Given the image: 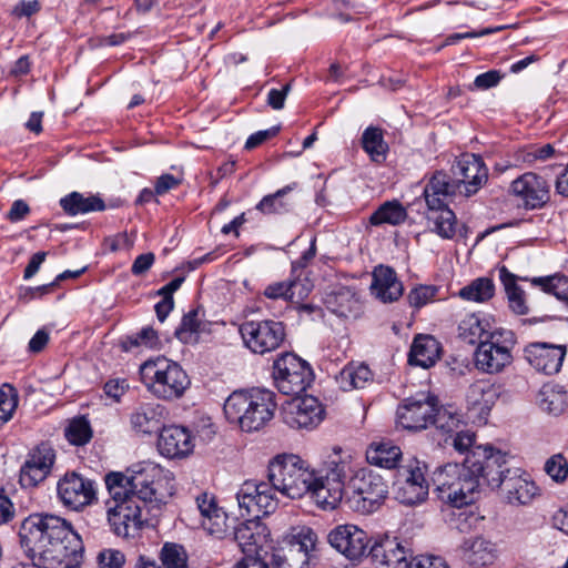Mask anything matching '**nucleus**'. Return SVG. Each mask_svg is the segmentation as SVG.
<instances>
[{"label":"nucleus","instance_id":"nucleus-30","mask_svg":"<svg viewBox=\"0 0 568 568\" xmlns=\"http://www.w3.org/2000/svg\"><path fill=\"white\" fill-rule=\"evenodd\" d=\"M458 551L462 559L474 567L490 566L497 557L496 545L483 536L464 539L458 547Z\"/></svg>","mask_w":568,"mask_h":568},{"label":"nucleus","instance_id":"nucleus-57","mask_svg":"<svg viewBox=\"0 0 568 568\" xmlns=\"http://www.w3.org/2000/svg\"><path fill=\"white\" fill-rule=\"evenodd\" d=\"M545 471L551 479L561 483L568 476V462L562 454H556L546 462Z\"/></svg>","mask_w":568,"mask_h":568},{"label":"nucleus","instance_id":"nucleus-31","mask_svg":"<svg viewBox=\"0 0 568 568\" xmlns=\"http://www.w3.org/2000/svg\"><path fill=\"white\" fill-rule=\"evenodd\" d=\"M165 416L164 406L156 403H142L130 414V425L136 434L150 435L160 429Z\"/></svg>","mask_w":568,"mask_h":568},{"label":"nucleus","instance_id":"nucleus-62","mask_svg":"<svg viewBox=\"0 0 568 568\" xmlns=\"http://www.w3.org/2000/svg\"><path fill=\"white\" fill-rule=\"evenodd\" d=\"M280 131L278 126H272L267 130L257 131L253 134H251L246 142H245V149L246 150H253L257 148L258 145L263 144L265 141L274 138Z\"/></svg>","mask_w":568,"mask_h":568},{"label":"nucleus","instance_id":"nucleus-61","mask_svg":"<svg viewBox=\"0 0 568 568\" xmlns=\"http://www.w3.org/2000/svg\"><path fill=\"white\" fill-rule=\"evenodd\" d=\"M555 153V149L551 144L532 145L526 151L524 161L532 163L537 160H547Z\"/></svg>","mask_w":568,"mask_h":568},{"label":"nucleus","instance_id":"nucleus-34","mask_svg":"<svg viewBox=\"0 0 568 568\" xmlns=\"http://www.w3.org/2000/svg\"><path fill=\"white\" fill-rule=\"evenodd\" d=\"M209 325L204 320V311L193 308L183 315L174 336L183 344H196L201 335L209 332Z\"/></svg>","mask_w":568,"mask_h":568},{"label":"nucleus","instance_id":"nucleus-15","mask_svg":"<svg viewBox=\"0 0 568 568\" xmlns=\"http://www.w3.org/2000/svg\"><path fill=\"white\" fill-rule=\"evenodd\" d=\"M57 495L64 507L80 510L97 499V485L79 473L68 471L57 483Z\"/></svg>","mask_w":568,"mask_h":568},{"label":"nucleus","instance_id":"nucleus-50","mask_svg":"<svg viewBox=\"0 0 568 568\" xmlns=\"http://www.w3.org/2000/svg\"><path fill=\"white\" fill-rule=\"evenodd\" d=\"M291 185L277 190L273 194L265 195L257 204L256 210L263 214H282L291 210V203L283 197L292 190Z\"/></svg>","mask_w":568,"mask_h":568},{"label":"nucleus","instance_id":"nucleus-54","mask_svg":"<svg viewBox=\"0 0 568 568\" xmlns=\"http://www.w3.org/2000/svg\"><path fill=\"white\" fill-rule=\"evenodd\" d=\"M18 406V394L14 387L4 384L0 388V425L11 419Z\"/></svg>","mask_w":568,"mask_h":568},{"label":"nucleus","instance_id":"nucleus-20","mask_svg":"<svg viewBox=\"0 0 568 568\" xmlns=\"http://www.w3.org/2000/svg\"><path fill=\"white\" fill-rule=\"evenodd\" d=\"M233 538L246 556L262 557L271 547L270 530L258 518L247 519L233 528Z\"/></svg>","mask_w":568,"mask_h":568},{"label":"nucleus","instance_id":"nucleus-58","mask_svg":"<svg viewBox=\"0 0 568 568\" xmlns=\"http://www.w3.org/2000/svg\"><path fill=\"white\" fill-rule=\"evenodd\" d=\"M437 292L438 288L434 285H419L409 292L408 302L412 306L419 308L432 302Z\"/></svg>","mask_w":568,"mask_h":568},{"label":"nucleus","instance_id":"nucleus-33","mask_svg":"<svg viewBox=\"0 0 568 568\" xmlns=\"http://www.w3.org/2000/svg\"><path fill=\"white\" fill-rule=\"evenodd\" d=\"M458 193V184L445 172L437 171L424 189V197L428 209H439L447 204V197Z\"/></svg>","mask_w":568,"mask_h":568},{"label":"nucleus","instance_id":"nucleus-63","mask_svg":"<svg viewBox=\"0 0 568 568\" xmlns=\"http://www.w3.org/2000/svg\"><path fill=\"white\" fill-rule=\"evenodd\" d=\"M155 255L151 252L141 254L132 263L131 272L135 276L144 275L153 265Z\"/></svg>","mask_w":568,"mask_h":568},{"label":"nucleus","instance_id":"nucleus-4","mask_svg":"<svg viewBox=\"0 0 568 568\" xmlns=\"http://www.w3.org/2000/svg\"><path fill=\"white\" fill-rule=\"evenodd\" d=\"M469 452L462 463H447L433 474L438 497L456 508L473 504L480 495L477 459Z\"/></svg>","mask_w":568,"mask_h":568},{"label":"nucleus","instance_id":"nucleus-21","mask_svg":"<svg viewBox=\"0 0 568 568\" xmlns=\"http://www.w3.org/2000/svg\"><path fill=\"white\" fill-rule=\"evenodd\" d=\"M329 545L351 560L365 556L368 550L367 532L355 525H339L327 536Z\"/></svg>","mask_w":568,"mask_h":568},{"label":"nucleus","instance_id":"nucleus-11","mask_svg":"<svg viewBox=\"0 0 568 568\" xmlns=\"http://www.w3.org/2000/svg\"><path fill=\"white\" fill-rule=\"evenodd\" d=\"M239 332L244 345L258 355L280 348L286 336L284 324L274 320L245 321L240 325Z\"/></svg>","mask_w":568,"mask_h":568},{"label":"nucleus","instance_id":"nucleus-42","mask_svg":"<svg viewBox=\"0 0 568 568\" xmlns=\"http://www.w3.org/2000/svg\"><path fill=\"white\" fill-rule=\"evenodd\" d=\"M427 220L433 224L432 231L442 239L450 240L455 236L457 219L447 204L442 205L439 209H428Z\"/></svg>","mask_w":568,"mask_h":568},{"label":"nucleus","instance_id":"nucleus-12","mask_svg":"<svg viewBox=\"0 0 568 568\" xmlns=\"http://www.w3.org/2000/svg\"><path fill=\"white\" fill-rule=\"evenodd\" d=\"M471 456H476L480 491L484 487L491 490H501L506 478L514 470L509 467L507 455L499 449L486 445H478L470 450Z\"/></svg>","mask_w":568,"mask_h":568},{"label":"nucleus","instance_id":"nucleus-41","mask_svg":"<svg viewBox=\"0 0 568 568\" xmlns=\"http://www.w3.org/2000/svg\"><path fill=\"white\" fill-rule=\"evenodd\" d=\"M493 332L490 322L475 313L466 315L458 325L459 337L469 344L488 339Z\"/></svg>","mask_w":568,"mask_h":568},{"label":"nucleus","instance_id":"nucleus-53","mask_svg":"<svg viewBox=\"0 0 568 568\" xmlns=\"http://www.w3.org/2000/svg\"><path fill=\"white\" fill-rule=\"evenodd\" d=\"M160 557L165 568H186L187 566L186 551L178 544H164Z\"/></svg>","mask_w":568,"mask_h":568},{"label":"nucleus","instance_id":"nucleus-60","mask_svg":"<svg viewBox=\"0 0 568 568\" xmlns=\"http://www.w3.org/2000/svg\"><path fill=\"white\" fill-rule=\"evenodd\" d=\"M98 562L101 568H122L125 557L120 550L104 549L99 554Z\"/></svg>","mask_w":568,"mask_h":568},{"label":"nucleus","instance_id":"nucleus-32","mask_svg":"<svg viewBox=\"0 0 568 568\" xmlns=\"http://www.w3.org/2000/svg\"><path fill=\"white\" fill-rule=\"evenodd\" d=\"M372 294L384 303L397 301L404 292L402 282L393 268L378 265L373 271Z\"/></svg>","mask_w":568,"mask_h":568},{"label":"nucleus","instance_id":"nucleus-14","mask_svg":"<svg viewBox=\"0 0 568 568\" xmlns=\"http://www.w3.org/2000/svg\"><path fill=\"white\" fill-rule=\"evenodd\" d=\"M436 405V397L425 393L404 399L396 410L397 425L414 432L426 429L432 423Z\"/></svg>","mask_w":568,"mask_h":568},{"label":"nucleus","instance_id":"nucleus-56","mask_svg":"<svg viewBox=\"0 0 568 568\" xmlns=\"http://www.w3.org/2000/svg\"><path fill=\"white\" fill-rule=\"evenodd\" d=\"M261 496L258 500V506L256 508V518L260 519L261 516H266L274 513L278 506V499L275 495L276 489L268 481H262L261 486Z\"/></svg>","mask_w":568,"mask_h":568},{"label":"nucleus","instance_id":"nucleus-44","mask_svg":"<svg viewBox=\"0 0 568 568\" xmlns=\"http://www.w3.org/2000/svg\"><path fill=\"white\" fill-rule=\"evenodd\" d=\"M261 486L262 481L246 480L243 483L236 494L241 516L256 518V508L262 494Z\"/></svg>","mask_w":568,"mask_h":568},{"label":"nucleus","instance_id":"nucleus-7","mask_svg":"<svg viewBox=\"0 0 568 568\" xmlns=\"http://www.w3.org/2000/svg\"><path fill=\"white\" fill-rule=\"evenodd\" d=\"M140 378L154 397L169 402L181 398L191 384L182 366L164 356L145 361L140 366Z\"/></svg>","mask_w":568,"mask_h":568},{"label":"nucleus","instance_id":"nucleus-26","mask_svg":"<svg viewBox=\"0 0 568 568\" xmlns=\"http://www.w3.org/2000/svg\"><path fill=\"white\" fill-rule=\"evenodd\" d=\"M195 503L201 515L202 527L217 538L226 536L229 531L227 515L219 507L214 495L202 493L196 497Z\"/></svg>","mask_w":568,"mask_h":568},{"label":"nucleus","instance_id":"nucleus-59","mask_svg":"<svg viewBox=\"0 0 568 568\" xmlns=\"http://www.w3.org/2000/svg\"><path fill=\"white\" fill-rule=\"evenodd\" d=\"M453 439V447L456 452L460 454H468L473 448L475 444V434L470 430H464L463 427L457 430L453 436H450Z\"/></svg>","mask_w":568,"mask_h":568},{"label":"nucleus","instance_id":"nucleus-36","mask_svg":"<svg viewBox=\"0 0 568 568\" xmlns=\"http://www.w3.org/2000/svg\"><path fill=\"white\" fill-rule=\"evenodd\" d=\"M439 355L440 346L437 339L429 335H419L413 342L408 362L413 365L428 368L436 363Z\"/></svg>","mask_w":568,"mask_h":568},{"label":"nucleus","instance_id":"nucleus-13","mask_svg":"<svg viewBox=\"0 0 568 568\" xmlns=\"http://www.w3.org/2000/svg\"><path fill=\"white\" fill-rule=\"evenodd\" d=\"M425 471L426 466L418 460H412L398 469L394 483V495L400 504L414 506L427 499L428 483Z\"/></svg>","mask_w":568,"mask_h":568},{"label":"nucleus","instance_id":"nucleus-5","mask_svg":"<svg viewBox=\"0 0 568 568\" xmlns=\"http://www.w3.org/2000/svg\"><path fill=\"white\" fill-rule=\"evenodd\" d=\"M267 478L284 497L298 499L307 493L314 497L315 471L297 455L274 456L268 463Z\"/></svg>","mask_w":568,"mask_h":568},{"label":"nucleus","instance_id":"nucleus-9","mask_svg":"<svg viewBox=\"0 0 568 568\" xmlns=\"http://www.w3.org/2000/svg\"><path fill=\"white\" fill-rule=\"evenodd\" d=\"M515 345L513 332L495 329L488 339L481 341L475 352V366L483 373L497 374L513 362L511 347Z\"/></svg>","mask_w":568,"mask_h":568},{"label":"nucleus","instance_id":"nucleus-51","mask_svg":"<svg viewBox=\"0 0 568 568\" xmlns=\"http://www.w3.org/2000/svg\"><path fill=\"white\" fill-rule=\"evenodd\" d=\"M92 434L90 422L84 416L71 419L64 430L69 443L75 446H83L89 443Z\"/></svg>","mask_w":568,"mask_h":568},{"label":"nucleus","instance_id":"nucleus-8","mask_svg":"<svg viewBox=\"0 0 568 568\" xmlns=\"http://www.w3.org/2000/svg\"><path fill=\"white\" fill-rule=\"evenodd\" d=\"M347 489L352 493L347 497L349 507L361 514L375 511L388 495L384 478L369 468H358L351 477Z\"/></svg>","mask_w":568,"mask_h":568},{"label":"nucleus","instance_id":"nucleus-40","mask_svg":"<svg viewBox=\"0 0 568 568\" xmlns=\"http://www.w3.org/2000/svg\"><path fill=\"white\" fill-rule=\"evenodd\" d=\"M308 293L310 288L301 281L274 282L263 291V295L270 300H284L291 303H300Z\"/></svg>","mask_w":568,"mask_h":568},{"label":"nucleus","instance_id":"nucleus-6","mask_svg":"<svg viewBox=\"0 0 568 568\" xmlns=\"http://www.w3.org/2000/svg\"><path fill=\"white\" fill-rule=\"evenodd\" d=\"M358 468L352 456L337 447L328 455L323 475L315 474L314 500L324 510L335 509L345 495V483Z\"/></svg>","mask_w":568,"mask_h":568},{"label":"nucleus","instance_id":"nucleus-29","mask_svg":"<svg viewBox=\"0 0 568 568\" xmlns=\"http://www.w3.org/2000/svg\"><path fill=\"white\" fill-rule=\"evenodd\" d=\"M368 555L382 566L393 568H408L409 566L407 557L410 556V550L395 537L385 536L376 540L369 548Z\"/></svg>","mask_w":568,"mask_h":568},{"label":"nucleus","instance_id":"nucleus-45","mask_svg":"<svg viewBox=\"0 0 568 568\" xmlns=\"http://www.w3.org/2000/svg\"><path fill=\"white\" fill-rule=\"evenodd\" d=\"M407 217L405 207L397 201H388L382 204L369 217L373 225H398Z\"/></svg>","mask_w":568,"mask_h":568},{"label":"nucleus","instance_id":"nucleus-46","mask_svg":"<svg viewBox=\"0 0 568 568\" xmlns=\"http://www.w3.org/2000/svg\"><path fill=\"white\" fill-rule=\"evenodd\" d=\"M495 294L493 280L479 277L471 281L468 285L459 290L458 296L465 301L484 303L489 301Z\"/></svg>","mask_w":568,"mask_h":568},{"label":"nucleus","instance_id":"nucleus-37","mask_svg":"<svg viewBox=\"0 0 568 568\" xmlns=\"http://www.w3.org/2000/svg\"><path fill=\"white\" fill-rule=\"evenodd\" d=\"M400 457V448L389 440L373 442L366 449L367 462L382 468H395Z\"/></svg>","mask_w":568,"mask_h":568},{"label":"nucleus","instance_id":"nucleus-10","mask_svg":"<svg viewBox=\"0 0 568 568\" xmlns=\"http://www.w3.org/2000/svg\"><path fill=\"white\" fill-rule=\"evenodd\" d=\"M313 371L307 362L295 354L285 353L273 364V378L276 388L284 395L298 396L313 382Z\"/></svg>","mask_w":568,"mask_h":568},{"label":"nucleus","instance_id":"nucleus-25","mask_svg":"<svg viewBox=\"0 0 568 568\" xmlns=\"http://www.w3.org/2000/svg\"><path fill=\"white\" fill-rule=\"evenodd\" d=\"M503 499L511 506H527L539 495V488L527 474L514 468L500 490Z\"/></svg>","mask_w":568,"mask_h":568},{"label":"nucleus","instance_id":"nucleus-16","mask_svg":"<svg viewBox=\"0 0 568 568\" xmlns=\"http://www.w3.org/2000/svg\"><path fill=\"white\" fill-rule=\"evenodd\" d=\"M323 405L314 396L294 397L283 404V422L294 429L311 430L324 419Z\"/></svg>","mask_w":568,"mask_h":568},{"label":"nucleus","instance_id":"nucleus-28","mask_svg":"<svg viewBox=\"0 0 568 568\" xmlns=\"http://www.w3.org/2000/svg\"><path fill=\"white\" fill-rule=\"evenodd\" d=\"M158 447L165 457H185L194 448L193 437L185 427L174 425L163 427L159 436Z\"/></svg>","mask_w":568,"mask_h":568},{"label":"nucleus","instance_id":"nucleus-35","mask_svg":"<svg viewBox=\"0 0 568 568\" xmlns=\"http://www.w3.org/2000/svg\"><path fill=\"white\" fill-rule=\"evenodd\" d=\"M499 280L504 286L508 306L513 313L517 315H526L529 306L526 300L525 291L517 284L518 280L528 281L527 277H518L513 274L506 266L498 268Z\"/></svg>","mask_w":568,"mask_h":568},{"label":"nucleus","instance_id":"nucleus-64","mask_svg":"<svg viewBox=\"0 0 568 568\" xmlns=\"http://www.w3.org/2000/svg\"><path fill=\"white\" fill-rule=\"evenodd\" d=\"M408 568H448L445 560L437 556H419L414 558Z\"/></svg>","mask_w":568,"mask_h":568},{"label":"nucleus","instance_id":"nucleus-38","mask_svg":"<svg viewBox=\"0 0 568 568\" xmlns=\"http://www.w3.org/2000/svg\"><path fill=\"white\" fill-rule=\"evenodd\" d=\"M60 205L68 215L72 216L105 210V203L99 195L85 196L79 192H72L62 197Z\"/></svg>","mask_w":568,"mask_h":568},{"label":"nucleus","instance_id":"nucleus-3","mask_svg":"<svg viewBox=\"0 0 568 568\" xmlns=\"http://www.w3.org/2000/svg\"><path fill=\"white\" fill-rule=\"evenodd\" d=\"M275 409V394L258 387L234 390L223 406L229 423L246 433L264 428L273 419Z\"/></svg>","mask_w":568,"mask_h":568},{"label":"nucleus","instance_id":"nucleus-23","mask_svg":"<svg viewBox=\"0 0 568 568\" xmlns=\"http://www.w3.org/2000/svg\"><path fill=\"white\" fill-rule=\"evenodd\" d=\"M566 355V346L536 342L527 345L524 356L538 372L547 375L558 373Z\"/></svg>","mask_w":568,"mask_h":568},{"label":"nucleus","instance_id":"nucleus-43","mask_svg":"<svg viewBox=\"0 0 568 568\" xmlns=\"http://www.w3.org/2000/svg\"><path fill=\"white\" fill-rule=\"evenodd\" d=\"M537 403L541 410L559 415L567 406V393L561 386L545 385L538 393Z\"/></svg>","mask_w":568,"mask_h":568},{"label":"nucleus","instance_id":"nucleus-27","mask_svg":"<svg viewBox=\"0 0 568 568\" xmlns=\"http://www.w3.org/2000/svg\"><path fill=\"white\" fill-rule=\"evenodd\" d=\"M504 393L505 389L500 384L477 381L468 387L466 393L468 409L479 416H487Z\"/></svg>","mask_w":568,"mask_h":568},{"label":"nucleus","instance_id":"nucleus-17","mask_svg":"<svg viewBox=\"0 0 568 568\" xmlns=\"http://www.w3.org/2000/svg\"><path fill=\"white\" fill-rule=\"evenodd\" d=\"M106 506L108 521L112 531L123 538L134 537L142 528V511L144 508L148 509V511L159 508L151 506L145 507L143 503L138 499H129L128 501L114 505L108 501Z\"/></svg>","mask_w":568,"mask_h":568},{"label":"nucleus","instance_id":"nucleus-55","mask_svg":"<svg viewBox=\"0 0 568 568\" xmlns=\"http://www.w3.org/2000/svg\"><path fill=\"white\" fill-rule=\"evenodd\" d=\"M18 406V394L14 387L4 384L0 388V425L11 419Z\"/></svg>","mask_w":568,"mask_h":568},{"label":"nucleus","instance_id":"nucleus-18","mask_svg":"<svg viewBox=\"0 0 568 568\" xmlns=\"http://www.w3.org/2000/svg\"><path fill=\"white\" fill-rule=\"evenodd\" d=\"M458 193L469 197L487 182L488 170L479 155L463 154L452 166Z\"/></svg>","mask_w":568,"mask_h":568},{"label":"nucleus","instance_id":"nucleus-19","mask_svg":"<svg viewBox=\"0 0 568 568\" xmlns=\"http://www.w3.org/2000/svg\"><path fill=\"white\" fill-rule=\"evenodd\" d=\"M317 536L310 527L294 528L287 536V549L278 568H308Z\"/></svg>","mask_w":568,"mask_h":568},{"label":"nucleus","instance_id":"nucleus-47","mask_svg":"<svg viewBox=\"0 0 568 568\" xmlns=\"http://www.w3.org/2000/svg\"><path fill=\"white\" fill-rule=\"evenodd\" d=\"M362 146L373 161L382 162L385 160L388 146L379 128L368 126L363 132Z\"/></svg>","mask_w":568,"mask_h":568},{"label":"nucleus","instance_id":"nucleus-48","mask_svg":"<svg viewBox=\"0 0 568 568\" xmlns=\"http://www.w3.org/2000/svg\"><path fill=\"white\" fill-rule=\"evenodd\" d=\"M530 282L535 286H540L544 292L552 294L561 303L562 308L568 311V277H534Z\"/></svg>","mask_w":568,"mask_h":568},{"label":"nucleus","instance_id":"nucleus-2","mask_svg":"<svg viewBox=\"0 0 568 568\" xmlns=\"http://www.w3.org/2000/svg\"><path fill=\"white\" fill-rule=\"evenodd\" d=\"M161 469L153 463H144L123 473H110L105 476V485L112 505L138 499L145 507H160L165 503L166 494L161 489Z\"/></svg>","mask_w":568,"mask_h":568},{"label":"nucleus","instance_id":"nucleus-22","mask_svg":"<svg viewBox=\"0 0 568 568\" xmlns=\"http://www.w3.org/2000/svg\"><path fill=\"white\" fill-rule=\"evenodd\" d=\"M510 190L530 210L542 207L550 199L547 181L534 172L524 173L514 180Z\"/></svg>","mask_w":568,"mask_h":568},{"label":"nucleus","instance_id":"nucleus-52","mask_svg":"<svg viewBox=\"0 0 568 568\" xmlns=\"http://www.w3.org/2000/svg\"><path fill=\"white\" fill-rule=\"evenodd\" d=\"M161 342L156 331L151 326H145L139 333L126 336L125 339L122 341V348L125 352L140 346L158 348Z\"/></svg>","mask_w":568,"mask_h":568},{"label":"nucleus","instance_id":"nucleus-49","mask_svg":"<svg viewBox=\"0 0 568 568\" xmlns=\"http://www.w3.org/2000/svg\"><path fill=\"white\" fill-rule=\"evenodd\" d=\"M430 425H434L437 430L446 436L444 439L446 443L447 435L450 437L463 427V420L458 414L449 410L448 408H438L436 406Z\"/></svg>","mask_w":568,"mask_h":568},{"label":"nucleus","instance_id":"nucleus-24","mask_svg":"<svg viewBox=\"0 0 568 568\" xmlns=\"http://www.w3.org/2000/svg\"><path fill=\"white\" fill-rule=\"evenodd\" d=\"M54 460L55 454L51 447H37L20 470V484L26 488L38 486L50 474Z\"/></svg>","mask_w":568,"mask_h":568},{"label":"nucleus","instance_id":"nucleus-1","mask_svg":"<svg viewBox=\"0 0 568 568\" xmlns=\"http://www.w3.org/2000/svg\"><path fill=\"white\" fill-rule=\"evenodd\" d=\"M19 536L26 555L42 568H79L82 562V539L60 516L32 514L22 521Z\"/></svg>","mask_w":568,"mask_h":568},{"label":"nucleus","instance_id":"nucleus-39","mask_svg":"<svg viewBox=\"0 0 568 568\" xmlns=\"http://www.w3.org/2000/svg\"><path fill=\"white\" fill-rule=\"evenodd\" d=\"M336 381L345 392L361 389L373 382V373L363 363H349L339 372Z\"/></svg>","mask_w":568,"mask_h":568}]
</instances>
